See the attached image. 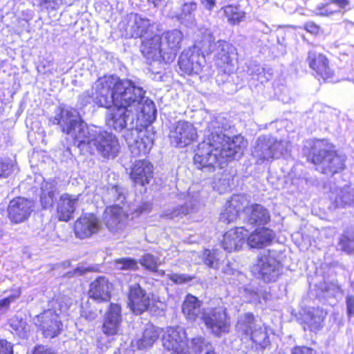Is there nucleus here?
I'll list each match as a JSON object with an SVG mask.
<instances>
[{
  "label": "nucleus",
  "mask_w": 354,
  "mask_h": 354,
  "mask_svg": "<svg viewBox=\"0 0 354 354\" xmlns=\"http://www.w3.org/2000/svg\"><path fill=\"white\" fill-rule=\"evenodd\" d=\"M318 290H320L323 297H333L340 293V288L334 283H327L326 282L319 283L316 285Z\"/></svg>",
  "instance_id": "obj_46"
},
{
  "label": "nucleus",
  "mask_w": 354,
  "mask_h": 354,
  "mask_svg": "<svg viewBox=\"0 0 354 354\" xmlns=\"http://www.w3.org/2000/svg\"><path fill=\"white\" fill-rule=\"evenodd\" d=\"M346 309L348 316L354 315V294L346 297Z\"/></svg>",
  "instance_id": "obj_55"
},
{
  "label": "nucleus",
  "mask_w": 354,
  "mask_h": 354,
  "mask_svg": "<svg viewBox=\"0 0 354 354\" xmlns=\"http://www.w3.org/2000/svg\"><path fill=\"white\" fill-rule=\"evenodd\" d=\"M201 2L206 9L212 10L215 6L216 0H201Z\"/></svg>",
  "instance_id": "obj_60"
},
{
  "label": "nucleus",
  "mask_w": 354,
  "mask_h": 354,
  "mask_svg": "<svg viewBox=\"0 0 354 354\" xmlns=\"http://www.w3.org/2000/svg\"><path fill=\"white\" fill-rule=\"evenodd\" d=\"M223 9L227 21L232 25L239 24L245 17V12L239 6L228 5L224 7Z\"/></svg>",
  "instance_id": "obj_41"
},
{
  "label": "nucleus",
  "mask_w": 354,
  "mask_h": 354,
  "mask_svg": "<svg viewBox=\"0 0 354 354\" xmlns=\"http://www.w3.org/2000/svg\"><path fill=\"white\" fill-rule=\"evenodd\" d=\"M229 125L222 116L213 118L207 122L204 131V140L198 144L194 156L196 167L205 172L223 168L230 158L236 159L243 155L246 141L241 136L231 139L225 131Z\"/></svg>",
  "instance_id": "obj_1"
},
{
  "label": "nucleus",
  "mask_w": 354,
  "mask_h": 354,
  "mask_svg": "<svg viewBox=\"0 0 354 354\" xmlns=\"http://www.w3.org/2000/svg\"><path fill=\"white\" fill-rule=\"evenodd\" d=\"M331 200L333 201L336 207H346L353 205L354 188L350 186H344L337 189L336 195L334 198L331 197Z\"/></svg>",
  "instance_id": "obj_36"
},
{
  "label": "nucleus",
  "mask_w": 354,
  "mask_h": 354,
  "mask_svg": "<svg viewBox=\"0 0 354 354\" xmlns=\"http://www.w3.org/2000/svg\"><path fill=\"white\" fill-rule=\"evenodd\" d=\"M32 354H56L52 349L48 346L39 345L34 349Z\"/></svg>",
  "instance_id": "obj_57"
},
{
  "label": "nucleus",
  "mask_w": 354,
  "mask_h": 354,
  "mask_svg": "<svg viewBox=\"0 0 354 354\" xmlns=\"http://www.w3.org/2000/svg\"><path fill=\"white\" fill-rule=\"evenodd\" d=\"M158 259L151 254H144L140 259V263L150 272H157Z\"/></svg>",
  "instance_id": "obj_48"
},
{
  "label": "nucleus",
  "mask_w": 354,
  "mask_h": 354,
  "mask_svg": "<svg viewBox=\"0 0 354 354\" xmlns=\"http://www.w3.org/2000/svg\"><path fill=\"white\" fill-rule=\"evenodd\" d=\"M78 202V196L70 195L68 194H63L57 203V212L59 221H68L73 218Z\"/></svg>",
  "instance_id": "obj_30"
},
{
  "label": "nucleus",
  "mask_w": 354,
  "mask_h": 354,
  "mask_svg": "<svg viewBox=\"0 0 354 354\" xmlns=\"http://www.w3.org/2000/svg\"><path fill=\"white\" fill-rule=\"evenodd\" d=\"M33 210V203L24 197H16L11 200L8 207V218L12 223H21L26 221Z\"/></svg>",
  "instance_id": "obj_16"
},
{
  "label": "nucleus",
  "mask_w": 354,
  "mask_h": 354,
  "mask_svg": "<svg viewBox=\"0 0 354 354\" xmlns=\"http://www.w3.org/2000/svg\"><path fill=\"white\" fill-rule=\"evenodd\" d=\"M145 93L146 91L142 89L140 96H131L129 104L115 105L117 108L106 115L107 126L118 132L126 129L127 133L142 127L140 118L148 120L153 118L156 112L153 102L146 97Z\"/></svg>",
  "instance_id": "obj_3"
},
{
  "label": "nucleus",
  "mask_w": 354,
  "mask_h": 354,
  "mask_svg": "<svg viewBox=\"0 0 354 354\" xmlns=\"http://www.w3.org/2000/svg\"><path fill=\"white\" fill-rule=\"evenodd\" d=\"M49 122L57 125L60 131L70 136L74 140V144L78 147L83 142L91 127H88L81 118L79 112L70 107H57L54 115L49 118Z\"/></svg>",
  "instance_id": "obj_4"
},
{
  "label": "nucleus",
  "mask_w": 354,
  "mask_h": 354,
  "mask_svg": "<svg viewBox=\"0 0 354 354\" xmlns=\"http://www.w3.org/2000/svg\"><path fill=\"white\" fill-rule=\"evenodd\" d=\"M86 272V270L85 269H83L82 268H77L76 269H75L73 272V274H71V272H68V274L70 276V277H72V276H75V275H82L83 274H84Z\"/></svg>",
  "instance_id": "obj_62"
},
{
  "label": "nucleus",
  "mask_w": 354,
  "mask_h": 354,
  "mask_svg": "<svg viewBox=\"0 0 354 354\" xmlns=\"http://www.w3.org/2000/svg\"><path fill=\"white\" fill-rule=\"evenodd\" d=\"M348 4V0H333L322 8L320 14L326 16L330 15L334 12H339L340 8H345Z\"/></svg>",
  "instance_id": "obj_45"
},
{
  "label": "nucleus",
  "mask_w": 354,
  "mask_h": 354,
  "mask_svg": "<svg viewBox=\"0 0 354 354\" xmlns=\"http://www.w3.org/2000/svg\"><path fill=\"white\" fill-rule=\"evenodd\" d=\"M55 192V187L52 183L44 181L41 183L40 201L44 208H48L53 205Z\"/></svg>",
  "instance_id": "obj_39"
},
{
  "label": "nucleus",
  "mask_w": 354,
  "mask_h": 354,
  "mask_svg": "<svg viewBox=\"0 0 354 354\" xmlns=\"http://www.w3.org/2000/svg\"><path fill=\"white\" fill-rule=\"evenodd\" d=\"M13 171V163L9 159L0 161V178H8Z\"/></svg>",
  "instance_id": "obj_52"
},
{
  "label": "nucleus",
  "mask_w": 354,
  "mask_h": 354,
  "mask_svg": "<svg viewBox=\"0 0 354 354\" xmlns=\"http://www.w3.org/2000/svg\"><path fill=\"white\" fill-rule=\"evenodd\" d=\"M171 144L177 147H184L192 143L197 138L194 125L185 120L178 121L169 135Z\"/></svg>",
  "instance_id": "obj_14"
},
{
  "label": "nucleus",
  "mask_w": 354,
  "mask_h": 354,
  "mask_svg": "<svg viewBox=\"0 0 354 354\" xmlns=\"http://www.w3.org/2000/svg\"><path fill=\"white\" fill-rule=\"evenodd\" d=\"M165 48L159 35L147 36L140 45V52L147 59L159 62H164Z\"/></svg>",
  "instance_id": "obj_19"
},
{
  "label": "nucleus",
  "mask_w": 354,
  "mask_h": 354,
  "mask_svg": "<svg viewBox=\"0 0 354 354\" xmlns=\"http://www.w3.org/2000/svg\"><path fill=\"white\" fill-rule=\"evenodd\" d=\"M127 216L122 207H107L103 214V221L108 230L112 233H118L124 230Z\"/></svg>",
  "instance_id": "obj_22"
},
{
  "label": "nucleus",
  "mask_w": 354,
  "mask_h": 354,
  "mask_svg": "<svg viewBox=\"0 0 354 354\" xmlns=\"http://www.w3.org/2000/svg\"><path fill=\"white\" fill-rule=\"evenodd\" d=\"M194 209V205L186 203L184 205H178L164 212L162 217L168 219L181 218L191 213Z\"/></svg>",
  "instance_id": "obj_43"
},
{
  "label": "nucleus",
  "mask_w": 354,
  "mask_h": 354,
  "mask_svg": "<svg viewBox=\"0 0 354 354\" xmlns=\"http://www.w3.org/2000/svg\"><path fill=\"white\" fill-rule=\"evenodd\" d=\"M248 236V231L243 227L231 229L223 235L222 246L225 250L231 252L240 250Z\"/></svg>",
  "instance_id": "obj_25"
},
{
  "label": "nucleus",
  "mask_w": 354,
  "mask_h": 354,
  "mask_svg": "<svg viewBox=\"0 0 354 354\" xmlns=\"http://www.w3.org/2000/svg\"><path fill=\"white\" fill-rule=\"evenodd\" d=\"M101 227L98 218L93 214H85L75 223V234L80 239H86L97 233Z\"/></svg>",
  "instance_id": "obj_21"
},
{
  "label": "nucleus",
  "mask_w": 354,
  "mask_h": 354,
  "mask_svg": "<svg viewBox=\"0 0 354 354\" xmlns=\"http://www.w3.org/2000/svg\"><path fill=\"white\" fill-rule=\"evenodd\" d=\"M142 89V86L131 80L121 79L116 75H104L97 80L91 90L84 92L80 100L83 105L93 102L105 108L112 105H127L131 101V96H140Z\"/></svg>",
  "instance_id": "obj_2"
},
{
  "label": "nucleus",
  "mask_w": 354,
  "mask_h": 354,
  "mask_svg": "<svg viewBox=\"0 0 354 354\" xmlns=\"http://www.w3.org/2000/svg\"><path fill=\"white\" fill-rule=\"evenodd\" d=\"M160 330L151 324L146 325L140 337L136 341L135 346L138 349H147L151 347L159 338Z\"/></svg>",
  "instance_id": "obj_33"
},
{
  "label": "nucleus",
  "mask_w": 354,
  "mask_h": 354,
  "mask_svg": "<svg viewBox=\"0 0 354 354\" xmlns=\"http://www.w3.org/2000/svg\"><path fill=\"white\" fill-rule=\"evenodd\" d=\"M106 198L109 203H113V206L121 207L126 200L124 190L118 185L112 186L108 188L106 194Z\"/></svg>",
  "instance_id": "obj_42"
},
{
  "label": "nucleus",
  "mask_w": 354,
  "mask_h": 354,
  "mask_svg": "<svg viewBox=\"0 0 354 354\" xmlns=\"http://www.w3.org/2000/svg\"><path fill=\"white\" fill-rule=\"evenodd\" d=\"M185 333L183 329L169 328L162 338L163 347L174 354L183 353L187 347Z\"/></svg>",
  "instance_id": "obj_20"
},
{
  "label": "nucleus",
  "mask_w": 354,
  "mask_h": 354,
  "mask_svg": "<svg viewBox=\"0 0 354 354\" xmlns=\"http://www.w3.org/2000/svg\"><path fill=\"white\" fill-rule=\"evenodd\" d=\"M205 54H202L199 41L192 48L184 50L178 58V66L187 75L198 74L201 71Z\"/></svg>",
  "instance_id": "obj_13"
},
{
  "label": "nucleus",
  "mask_w": 354,
  "mask_h": 354,
  "mask_svg": "<svg viewBox=\"0 0 354 354\" xmlns=\"http://www.w3.org/2000/svg\"><path fill=\"white\" fill-rule=\"evenodd\" d=\"M160 38L165 48L164 63H171L175 59L177 52L181 47L183 34L179 30L174 29L164 32Z\"/></svg>",
  "instance_id": "obj_17"
},
{
  "label": "nucleus",
  "mask_w": 354,
  "mask_h": 354,
  "mask_svg": "<svg viewBox=\"0 0 354 354\" xmlns=\"http://www.w3.org/2000/svg\"><path fill=\"white\" fill-rule=\"evenodd\" d=\"M252 272L257 279L265 283H271L278 279L282 273V268L280 263L269 252H263L258 254Z\"/></svg>",
  "instance_id": "obj_8"
},
{
  "label": "nucleus",
  "mask_w": 354,
  "mask_h": 354,
  "mask_svg": "<svg viewBox=\"0 0 354 354\" xmlns=\"http://www.w3.org/2000/svg\"><path fill=\"white\" fill-rule=\"evenodd\" d=\"M244 221L251 225H265L270 218L269 212L260 204H253L243 209Z\"/></svg>",
  "instance_id": "obj_29"
},
{
  "label": "nucleus",
  "mask_w": 354,
  "mask_h": 354,
  "mask_svg": "<svg viewBox=\"0 0 354 354\" xmlns=\"http://www.w3.org/2000/svg\"><path fill=\"white\" fill-rule=\"evenodd\" d=\"M151 210V205L149 203H144L142 205L138 207L137 211L139 214L147 213L150 212Z\"/></svg>",
  "instance_id": "obj_61"
},
{
  "label": "nucleus",
  "mask_w": 354,
  "mask_h": 354,
  "mask_svg": "<svg viewBox=\"0 0 354 354\" xmlns=\"http://www.w3.org/2000/svg\"><path fill=\"white\" fill-rule=\"evenodd\" d=\"M128 299V306L136 315H141L147 310L151 304L149 296L138 283L129 287Z\"/></svg>",
  "instance_id": "obj_18"
},
{
  "label": "nucleus",
  "mask_w": 354,
  "mask_h": 354,
  "mask_svg": "<svg viewBox=\"0 0 354 354\" xmlns=\"http://www.w3.org/2000/svg\"><path fill=\"white\" fill-rule=\"evenodd\" d=\"M167 278L177 285H182L191 281L193 277L187 274L170 273L168 274Z\"/></svg>",
  "instance_id": "obj_51"
},
{
  "label": "nucleus",
  "mask_w": 354,
  "mask_h": 354,
  "mask_svg": "<svg viewBox=\"0 0 354 354\" xmlns=\"http://www.w3.org/2000/svg\"><path fill=\"white\" fill-rule=\"evenodd\" d=\"M208 342L202 336H196L192 338L189 343L187 344L189 349L193 353H201L204 349H208Z\"/></svg>",
  "instance_id": "obj_47"
},
{
  "label": "nucleus",
  "mask_w": 354,
  "mask_h": 354,
  "mask_svg": "<svg viewBox=\"0 0 354 354\" xmlns=\"http://www.w3.org/2000/svg\"><path fill=\"white\" fill-rule=\"evenodd\" d=\"M281 142L272 136H259L252 147V156L257 164L270 162L281 155Z\"/></svg>",
  "instance_id": "obj_10"
},
{
  "label": "nucleus",
  "mask_w": 354,
  "mask_h": 354,
  "mask_svg": "<svg viewBox=\"0 0 354 354\" xmlns=\"http://www.w3.org/2000/svg\"><path fill=\"white\" fill-rule=\"evenodd\" d=\"M153 166L146 160L135 161L129 173L133 182L140 185L149 184L153 178Z\"/></svg>",
  "instance_id": "obj_24"
},
{
  "label": "nucleus",
  "mask_w": 354,
  "mask_h": 354,
  "mask_svg": "<svg viewBox=\"0 0 354 354\" xmlns=\"http://www.w3.org/2000/svg\"><path fill=\"white\" fill-rule=\"evenodd\" d=\"M121 308L118 304H111L104 317L102 331L107 335L117 334L121 322Z\"/></svg>",
  "instance_id": "obj_28"
},
{
  "label": "nucleus",
  "mask_w": 354,
  "mask_h": 354,
  "mask_svg": "<svg viewBox=\"0 0 354 354\" xmlns=\"http://www.w3.org/2000/svg\"><path fill=\"white\" fill-rule=\"evenodd\" d=\"M338 250L354 255V230L346 229L341 234L337 245Z\"/></svg>",
  "instance_id": "obj_38"
},
{
  "label": "nucleus",
  "mask_w": 354,
  "mask_h": 354,
  "mask_svg": "<svg viewBox=\"0 0 354 354\" xmlns=\"http://www.w3.org/2000/svg\"><path fill=\"white\" fill-rule=\"evenodd\" d=\"M26 322L18 316H15L10 320V327L18 335H24L26 331Z\"/></svg>",
  "instance_id": "obj_50"
},
{
  "label": "nucleus",
  "mask_w": 354,
  "mask_h": 354,
  "mask_svg": "<svg viewBox=\"0 0 354 354\" xmlns=\"http://www.w3.org/2000/svg\"><path fill=\"white\" fill-rule=\"evenodd\" d=\"M248 338L262 348H266L270 343L266 328L259 325L252 330Z\"/></svg>",
  "instance_id": "obj_40"
},
{
  "label": "nucleus",
  "mask_w": 354,
  "mask_h": 354,
  "mask_svg": "<svg viewBox=\"0 0 354 354\" xmlns=\"http://www.w3.org/2000/svg\"><path fill=\"white\" fill-rule=\"evenodd\" d=\"M248 71L251 75H261L264 73L265 69L257 64H250Z\"/></svg>",
  "instance_id": "obj_58"
},
{
  "label": "nucleus",
  "mask_w": 354,
  "mask_h": 354,
  "mask_svg": "<svg viewBox=\"0 0 354 354\" xmlns=\"http://www.w3.org/2000/svg\"><path fill=\"white\" fill-rule=\"evenodd\" d=\"M57 310L48 309L37 316L35 324L37 325L46 337L57 336L62 326L60 315L66 310V305L60 304L57 301L53 302V307Z\"/></svg>",
  "instance_id": "obj_9"
},
{
  "label": "nucleus",
  "mask_w": 354,
  "mask_h": 354,
  "mask_svg": "<svg viewBox=\"0 0 354 354\" xmlns=\"http://www.w3.org/2000/svg\"><path fill=\"white\" fill-rule=\"evenodd\" d=\"M277 38H278V41L279 43H281V44H286V39L283 36V31L282 30H279L278 31V32H277Z\"/></svg>",
  "instance_id": "obj_64"
},
{
  "label": "nucleus",
  "mask_w": 354,
  "mask_h": 354,
  "mask_svg": "<svg viewBox=\"0 0 354 354\" xmlns=\"http://www.w3.org/2000/svg\"><path fill=\"white\" fill-rule=\"evenodd\" d=\"M244 198L239 195H234L227 201L225 205L224 210L221 213L220 221L224 223H232L235 221L239 212L243 210Z\"/></svg>",
  "instance_id": "obj_27"
},
{
  "label": "nucleus",
  "mask_w": 354,
  "mask_h": 354,
  "mask_svg": "<svg viewBox=\"0 0 354 354\" xmlns=\"http://www.w3.org/2000/svg\"><path fill=\"white\" fill-rule=\"evenodd\" d=\"M142 128L135 129L124 135L129 148L133 156L145 155L149 153L153 145V134Z\"/></svg>",
  "instance_id": "obj_12"
},
{
  "label": "nucleus",
  "mask_w": 354,
  "mask_h": 354,
  "mask_svg": "<svg viewBox=\"0 0 354 354\" xmlns=\"http://www.w3.org/2000/svg\"><path fill=\"white\" fill-rule=\"evenodd\" d=\"M201 319L206 327L216 336H221L229 332L230 322L227 315L226 308L217 306L204 310Z\"/></svg>",
  "instance_id": "obj_11"
},
{
  "label": "nucleus",
  "mask_w": 354,
  "mask_h": 354,
  "mask_svg": "<svg viewBox=\"0 0 354 354\" xmlns=\"http://www.w3.org/2000/svg\"><path fill=\"white\" fill-rule=\"evenodd\" d=\"M13 344L6 339H0V354H13Z\"/></svg>",
  "instance_id": "obj_54"
},
{
  "label": "nucleus",
  "mask_w": 354,
  "mask_h": 354,
  "mask_svg": "<svg viewBox=\"0 0 354 354\" xmlns=\"http://www.w3.org/2000/svg\"><path fill=\"white\" fill-rule=\"evenodd\" d=\"M112 284L105 277H99L90 285L89 295L94 300L108 301L111 298Z\"/></svg>",
  "instance_id": "obj_26"
},
{
  "label": "nucleus",
  "mask_w": 354,
  "mask_h": 354,
  "mask_svg": "<svg viewBox=\"0 0 354 354\" xmlns=\"http://www.w3.org/2000/svg\"><path fill=\"white\" fill-rule=\"evenodd\" d=\"M155 26L154 21L142 17L138 14L131 13L128 17L126 26V36L133 38L150 36L153 34L152 29Z\"/></svg>",
  "instance_id": "obj_15"
},
{
  "label": "nucleus",
  "mask_w": 354,
  "mask_h": 354,
  "mask_svg": "<svg viewBox=\"0 0 354 354\" xmlns=\"http://www.w3.org/2000/svg\"><path fill=\"white\" fill-rule=\"evenodd\" d=\"M309 159L315 165L316 170L327 175H333L344 167V158L336 153L334 146L327 140L313 141Z\"/></svg>",
  "instance_id": "obj_6"
},
{
  "label": "nucleus",
  "mask_w": 354,
  "mask_h": 354,
  "mask_svg": "<svg viewBox=\"0 0 354 354\" xmlns=\"http://www.w3.org/2000/svg\"><path fill=\"white\" fill-rule=\"evenodd\" d=\"M201 35L199 46L202 54L210 55L214 53L216 64L218 67L224 68L225 71H231L233 60L236 55V48L224 40H218L215 42L216 38L210 29H204Z\"/></svg>",
  "instance_id": "obj_7"
},
{
  "label": "nucleus",
  "mask_w": 354,
  "mask_h": 354,
  "mask_svg": "<svg viewBox=\"0 0 354 354\" xmlns=\"http://www.w3.org/2000/svg\"><path fill=\"white\" fill-rule=\"evenodd\" d=\"M21 295L20 290H15V293L6 298L0 300V311L2 310H7L12 302L19 298Z\"/></svg>",
  "instance_id": "obj_53"
},
{
  "label": "nucleus",
  "mask_w": 354,
  "mask_h": 354,
  "mask_svg": "<svg viewBox=\"0 0 354 354\" xmlns=\"http://www.w3.org/2000/svg\"><path fill=\"white\" fill-rule=\"evenodd\" d=\"M306 30L310 32H315L318 30V27L313 24H307Z\"/></svg>",
  "instance_id": "obj_63"
},
{
  "label": "nucleus",
  "mask_w": 354,
  "mask_h": 354,
  "mask_svg": "<svg viewBox=\"0 0 354 354\" xmlns=\"http://www.w3.org/2000/svg\"><path fill=\"white\" fill-rule=\"evenodd\" d=\"M75 0H40V4L53 3L55 6H59L60 5L66 4L71 6Z\"/></svg>",
  "instance_id": "obj_56"
},
{
  "label": "nucleus",
  "mask_w": 354,
  "mask_h": 354,
  "mask_svg": "<svg viewBox=\"0 0 354 354\" xmlns=\"http://www.w3.org/2000/svg\"><path fill=\"white\" fill-rule=\"evenodd\" d=\"M182 312L188 320L195 321L201 314L200 301L193 295H187L183 303Z\"/></svg>",
  "instance_id": "obj_34"
},
{
  "label": "nucleus",
  "mask_w": 354,
  "mask_h": 354,
  "mask_svg": "<svg viewBox=\"0 0 354 354\" xmlns=\"http://www.w3.org/2000/svg\"><path fill=\"white\" fill-rule=\"evenodd\" d=\"M292 354H316V353L308 347H297L292 351Z\"/></svg>",
  "instance_id": "obj_59"
},
{
  "label": "nucleus",
  "mask_w": 354,
  "mask_h": 354,
  "mask_svg": "<svg viewBox=\"0 0 354 354\" xmlns=\"http://www.w3.org/2000/svg\"><path fill=\"white\" fill-rule=\"evenodd\" d=\"M326 316V312L320 308H310L304 310L302 320L305 324L304 330H306V326L311 331L319 330L323 327Z\"/></svg>",
  "instance_id": "obj_31"
},
{
  "label": "nucleus",
  "mask_w": 354,
  "mask_h": 354,
  "mask_svg": "<svg viewBox=\"0 0 354 354\" xmlns=\"http://www.w3.org/2000/svg\"><path fill=\"white\" fill-rule=\"evenodd\" d=\"M222 258L223 254L218 250H205L203 255V260L204 263L213 269L218 268Z\"/></svg>",
  "instance_id": "obj_44"
},
{
  "label": "nucleus",
  "mask_w": 354,
  "mask_h": 354,
  "mask_svg": "<svg viewBox=\"0 0 354 354\" xmlns=\"http://www.w3.org/2000/svg\"><path fill=\"white\" fill-rule=\"evenodd\" d=\"M115 267L122 270H136L138 268V262L131 258H120L115 261Z\"/></svg>",
  "instance_id": "obj_49"
},
{
  "label": "nucleus",
  "mask_w": 354,
  "mask_h": 354,
  "mask_svg": "<svg viewBox=\"0 0 354 354\" xmlns=\"http://www.w3.org/2000/svg\"><path fill=\"white\" fill-rule=\"evenodd\" d=\"M307 60L310 68L324 80H328L333 77V71L328 66V60L322 53H317L315 49L310 50Z\"/></svg>",
  "instance_id": "obj_23"
},
{
  "label": "nucleus",
  "mask_w": 354,
  "mask_h": 354,
  "mask_svg": "<svg viewBox=\"0 0 354 354\" xmlns=\"http://www.w3.org/2000/svg\"><path fill=\"white\" fill-rule=\"evenodd\" d=\"M196 8L197 3L196 2H186L181 6L180 12H178L175 17L182 24L191 27L195 24L194 12Z\"/></svg>",
  "instance_id": "obj_37"
},
{
  "label": "nucleus",
  "mask_w": 354,
  "mask_h": 354,
  "mask_svg": "<svg viewBox=\"0 0 354 354\" xmlns=\"http://www.w3.org/2000/svg\"><path fill=\"white\" fill-rule=\"evenodd\" d=\"M257 326H258V324L253 314L245 313L239 316L236 330L237 333L248 338L252 330Z\"/></svg>",
  "instance_id": "obj_35"
},
{
  "label": "nucleus",
  "mask_w": 354,
  "mask_h": 354,
  "mask_svg": "<svg viewBox=\"0 0 354 354\" xmlns=\"http://www.w3.org/2000/svg\"><path fill=\"white\" fill-rule=\"evenodd\" d=\"M274 236L272 230L266 227L259 228L247 236V242L250 248H262L270 244Z\"/></svg>",
  "instance_id": "obj_32"
},
{
  "label": "nucleus",
  "mask_w": 354,
  "mask_h": 354,
  "mask_svg": "<svg viewBox=\"0 0 354 354\" xmlns=\"http://www.w3.org/2000/svg\"><path fill=\"white\" fill-rule=\"evenodd\" d=\"M77 148L82 153L94 154L96 151L104 158H114L119 152L120 145L115 136L91 127Z\"/></svg>",
  "instance_id": "obj_5"
}]
</instances>
